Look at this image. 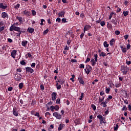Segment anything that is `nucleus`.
<instances>
[{
  "label": "nucleus",
  "instance_id": "39",
  "mask_svg": "<svg viewBox=\"0 0 131 131\" xmlns=\"http://www.w3.org/2000/svg\"><path fill=\"white\" fill-rule=\"evenodd\" d=\"M83 95H84L83 93H81V96H80V98H79V100H80V101H81V100H82V98H83V97H84Z\"/></svg>",
  "mask_w": 131,
  "mask_h": 131
},
{
  "label": "nucleus",
  "instance_id": "57",
  "mask_svg": "<svg viewBox=\"0 0 131 131\" xmlns=\"http://www.w3.org/2000/svg\"><path fill=\"white\" fill-rule=\"evenodd\" d=\"M32 15H36V12L35 10H32Z\"/></svg>",
  "mask_w": 131,
  "mask_h": 131
},
{
  "label": "nucleus",
  "instance_id": "13",
  "mask_svg": "<svg viewBox=\"0 0 131 131\" xmlns=\"http://www.w3.org/2000/svg\"><path fill=\"white\" fill-rule=\"evenodd\" d=\"M2 18H9V15L6 12H3L2 14Z\"/></svg>",
  "mask_w": 131,
  "mask_h": 131
},
{
  "label": "nucleus",
  "instance_id": "20",
  "mask_svg": "<svg viewBox=\"0 0 131 131\" xmlns=\"http://www.w3.org/2000/svg\"><path fill=\"white\" fill-rule=\"evenodd\" d=\"M104 99H105V96H102V97L101 98V97L99 98V101H98V103H102L103 102V101H104Z\"/></svg>",
  "mask_w": 131,
  "mask_h": 131
},
{
  "label": "nucleus",
  "instance_id": "17",
  "mask_svg": "<svg viewBox=\"0 0 131 131\" xmlns=\"http://www.w3.org/2000/svg\"><path fill=\"white\" fill-rule=\"evenodd\" d=\"M7 8H8V6L7 5L4 6V4H3V3L0 4V8L1 9H7Z\"/></svg>",
  "mask_w": 131,
  "mask_h": 131
},
{
  "label": "nucleus",
  "instance_id": "18",
  "mask_svg": "<svg viewBox=\"0 0 131 131\" xmlns=\"http://www.w3.org/2000/svg\"><path fill=\"white\" fill-rule=\"evenodd\" d=\"M111 22L113 24H114V25H117V19L116 18L112 19Z\"/></svg>",
  "mask_w": 131,
  "mask_h": 131
},
{
  "label": "nucleus",
  "instance_id": "32",
  "mask_svg": "<svg viewBox=\"0 0 131 131\" xmlns=\"http://www.w3.org/2000/svg\"><path fill=\"white\" fill-rule=\"evenodd\" d=\"M19 90H22L23 89V83H20L18 85Z\"/></svg>",
  "mask_w": 131,
  "mask_h": 131
},
{
  "label": "nucleus",
  "instance_id": "51",
  "mask_svg": "<svg viewBox=\"0 0 131 131\" xmlns=\"http://www.w3.org/2000/svg\"><path fill=\"white\" fill-rule=\"evenodd\" d=\"M61 21L62 23H66V22H67V21L66 20V18H62Z\"/></svg>",
  "mask_w": 131,
  "mask_h": 131
},
{
  "label": "nucleus",
  "instance_id": "47",
  "mask_svg": "<svg viewBox=\"0 0 131 131\" xmlns=\"http://www.w3.org/2000/svg\"><path fill=\"white\" fill-rule=\"evenodd\" d=\"M8 91H9V92H12V91H13V87H9L8 88Z\"/></svg>",
  "mask_w": 131,
  "mask_h": 131
},
{
  "label": "nucleus",
  "instance_id": "56",
  "mask_svg": "<svg viewBox=\"0 0 131 131\" xmlns=\"http://www.w3.org/2000/svg\"><path fill=\"white\" fill-rule=\"evenodd\" d=\"M51 109V111L54 112V109H55V106H54V105H52L50 107Z\"/></svg>",
  "mask_w": 131,
  "mask_h": 131
},
{
  "label": "nucleus",
  "instance_id": "35",
  "mask_svg": "<svg viewBox=\"0 0 131 131\" xmlns=\"http://www.w3.org/2000/svg\"><path fill=\"white\" fill-rule=\"evenodd\" d=\"M91 108H92L94 110V111H96V109H97V107L95 104H92L91 105Z\"/></svg>",
  "mask_w": 131,
  "mask_h": 131
},
{
  "label": "nucleus",
  "instance_id": "41",
  "mask_svg": "<svg viewBox=\"0 0 131 131\" xmlns=\"http://www.w3.org/2000/svg\"><path fill=\"white\" fill-rule=\"evenodd\" d=\"M105 93L106 94H109V93H110V88H106Z\"/></svg>",
  "mask_w": 131,
  "mask_h": 131
},
{
  "label": "nucleus",
  "instance_id": "64",
  "mask_svg": "<svg viewBox=\"0 0 131 131\" xmlns=\"http://www.w3.org/2000/svg\"><path fill=\"white\" fill-rule=\"evenodd\" d=\"M125 39L126 40V39H127V38H128V35H125L124 36Z\"/></svg>",
  "mask_w": 131,
  "mask_h": 131
},
{
  "label": "nucleus",
  "instance_id": "21",
  "mask_svg": "<svg viewBox=\"0 0 131 131\" xmlns=\"http://www.w3.org/2000/svg\"><path fill=\"white\" fill-rule=\"evenodd\" d=\"M57 80L58 82H60V84H64V81H62L61 78H58Z\"/></svg>",
  "mask_w": 131,
  "mask_h": 131
},
{
  "label": "nucleus",
  "instance_id": "45",
  "mask_svg": "<svg viewBox=\"0 0 131 131\" xmlns=\"http://www.w3.org/2000/svg\"><path fill=\"white\" fill-rule=\"evenodd\" d=\"M5 30V27H0V32H2V31Z\"/></svg>",
  "mask_w": 131,
  "mask_h": 131
},
{
  "label": "nucleus",
  "instance_id": "43",
  "mask_svg": "<svg viewBox=\"0 0 131 131\" xmlns=\"http://www.w3.org/2000/svg\"><path fill=\"white\" fill-rule=\"evenodd\" d=\"M105 21H104L100 22L101 26H102V27L105 26Z\"/></svg>",
  "mask_w": 131,
  "mask_h": 131
},
{
  "label": "nucleus",
  "instance_id": "38",
  "mask_svg": "<svg viewBox=\"0 0 131 131\" xmlns=\"http://www.w3.org/2000/svg\"><path fill=\"white\" fill-rule=\"evenodd\" d=\"M60 101H61V99H60V98L57 99V100H56V104H57L58 105H59V104H60Z\"/></svg>",
  "mask_w": 131,
  "mask_h": 131
},
{
  "label": "nucleus",
  "instance_id": "25",
  "mask_svg": "<svg viewBox=\"0 0 131 131\" xmlns=\"http://www.w3.org/2000/svg\"><path fill=\"white\" fill-rule=\"evenodd\" d=\"M13 114L15 116H18V112L17 111H16V110H15V108H13Z\"/></svg>",
  "mask_w": 131,
  "mask_h": 131
},
{
  "label": "nucleus",
  "instance_id": "40",
  "mask_svg": "<svg viewBox=\"0 0 131 131\" xmlns=\"http://www.w3.org/2000/svg\"><path fill=\"white\" fill-rule=\"evenodd\" d=\"M115 33L116 35H119L120 34V31L118 30L115 31Z\"/></svg>",
  "mask_w": 131,
  "mask_h": 131
},
{
  "label": "nucleus",
  "instance_id": "63",
  "mask_svg": "<svg viewBox=\"0 0 131 131\" xmlns=\"http://www.w3.org/2000/svg\"><path fill=\"white\" fill-rule=\"evenodd\" d=\"M129 49H130V45L128 44L127 45V50H129Z\"/></svg>",
  "mask_w": 131,
  "mask_h": 131
},
{
  "label": "nucleus",
  "instance_id": "36",
  "mask_svg": "<svg viewBox=\"0 0 131 131\" xmlns=\"http://www.w3.org/2000/svg\"><path fill=\"white\" fill-rule=\"evenodd\" d=\"M118 127H119L118 124H117L116 125V126H115V127H114V130H115V131H117V130L118 129Z\"/></svg>",
  "mask_w": 131,
  "mask_h": 131
},
{
  "label": "nucleus",
  "instance_id": "6",
  "mask_svg": "<svg viewBox=\"0 0 131 131\" xmlns=\"http://www.w3.org/2000/svg\"><path fill=\"white\" fill-rule=\"evenodd\" d=\"M52 101H55L57 99V93L53 92L51 94Z\"/></svg>",
  "mask_w": 131,
  "mask_h": 131
},
{
  "label": "nucleus",
  "instance_id": "7",
  "mask_svg": "<svg viewBox=\"0 0 131 131\" xmlns=\"http://www.w3.org/2000/svg\"><path fill=\"white\" fill-rule=\"evenodd\" d=\"M26 71L27 72H30V73H33V72H34V70H33V69L30 67L26 68Z\"/></svg>",
  "mask_w": 131,
  "mask_h": 131
},
{
  "label": "nucleus",
  "instance_id": "26",
  "mask_svg": "<svg viewBox=\"0 0 131 131\" xmlns=\"http://www.w3.org/2000/svg\"><path fill=\"white\" fill-rule=\"evenodd\" d=\"M103 46L104 48H108V47H109V44H108V42H107L106 41H105L103 42Z\"/></svg>",
  "mask_w": 131,
  "mask_h": 131
},
{
  "label": "nucleus",
  "instance_id": "55",
  "mask_svg": "<svg viewBox=\"0 0 131 131\" xmlns=\"http://www.w3.org/2000/svg\"><path fill=\"white\" fill-rule=\"evenodd\" d=\"M71 62H72V63H76L77 62V60L76 59H72L71 60Z\"/></svg>",
  "mask_w": 131,
  "mask_h": 131
},
{
  "label": "nucleus",
  "instance_id": "50",
  "mask_svg": "<svg viewBox=\"0 0 131 131\" xmlns=\"http://www.w3.org/2000/svg\"><path fill=\"white\" fill-rule=\"evenodd\" d=\"M124 110H127V108L126 107V106H124L123 108H122V111H124Z\"/></svg>",
  "mask_w": 131,
  "mask_h": 131
},
{
  "label": "nucleus",
  "instance_id": "8",
  "mask_svg": "<svg viewBox=\"0 0 131 131\" xmlns=\"http://www.w3.org/2000/svg\"><path fill=\"white\" fill-rule=\"evenodd\" d=\"M91 28H92V27L91 26H89V25L85 26L83 29L84 33L85 32V31H88V30H90Z\"/></svg>",
  "mask_w": 131,
  "mask_h": 131
},
{
  "label": "nucleus",
  "instance_id": "33",
  "mask_svg": "<svg viewBox=\"0 0 131 131\" xmlns=\"http://www.w3.org/2000/svg\"><path fill=\"white\" fill-rule=\"evenodd\" d=\"M21 65H23V66H25L26 65V62H25V60H23L20 61Z\"/></svg>",
  "mask_w": 131,
  "mask_h": 131
},
{
  "label": "nucleus",
  "instance_id": "9",
  "mask_svg": "<svg viewBox=\"0 0 131 131\" xmlns=\"http://www.w3.org/2000/svg\"><path fill=\"white\" fill-rule=\"evenodd\" d=\"M122 70H123V71H128V68H127V66H122L121 67V71H122Z\"/></svg>",
  "mask_w": 131,
  "mask_h": 131
},
{
  "label": "nucleus",
  "instance_id": "3",
  "mask_svg": "<svg viewBox=\"0 0 131 131\" xmlns=\"http://www.w3.org/2000/svg\"><path fill=\"white\" fill-rule=\"evenodd\" d=\"M14 79L16 81H20L22 79V75L21 74H16L15 75Z\"/></svg>",
  "mask_w": 131,
  "mask_h": 131
},
{
  "label": "nucleus",
  "instance_id": "52",
  "mask_svg": "<svg viewBox=\"0 0 131 131\" xmlns=\"http://www.w3.org/2000/svg\"><path fill=\"white\" fill-rule=\"evenodd\" d=\"M7 40L8 41H9V42H10V43H11V42H13V40H12V39L11 38H8Z\"/></svg>",
  "mask_w": 131,
  "mask_h": 131
},
{
  "label": "nucleus",
  "instance_id": "48",
  "mask_svg": "<svg viewBox=\"0 0 131 131\" xmlns=\"http://www.w3.org/2000/svg\"><path fill=\"white\" fill-rule=\"evenodd\" d=\"M106 109L107 110H106V111L105 112V114H109V107H107Z\"/></svg>",
  "mask_w": 131,
  "mask_h": 131
},
{
  "label": "nucleus",
  "instance_id": "23",
  "mask_svg": "<svg viewBox=\"0 0 131 131\" xmlns=\"http://www.w3.org/2000/svg\"><path fill=\"white\" fill-rule=\"evenodd\" d=\"M16 19H17V20H18V21H19V22H20V23H23V20H22V17L17 16L16 17Z\"/></svg>",
  "mask_w": 131,
  "mask_h": 131
},
{
  "label": "nucleus",
  "instance_id": "59",
  "mask_svg": "<svg viewBox=\"0 0 131 131\" xmlns=\"http://www.w3.org/2000/svg\"><path fill=\"white\" fill-rule=\"evenodd\" d=\"M79 68H84V64L83 63L81 64Z\"/></svg>",
  "mask_w": 131,
  "mask_h": 131
},
{
  "label": "nucleus",
  "instance_id": "14",
  "mask_svg": "<svg viewBox=\"0 0 131 131\" xmlns=\"http://www.w3.org/2000/svg\"><path fill=\"white\" fill-rule=\"evenodd\" d=\"M64 15H65V12L60 11L59 13H58V17H64Z\"/></svg>",
  "mask_w": 131,
  "mask_h": 131
},
{
  "label": "nucleus",
  "instance_id": "54",
  "mask_svg": "<svg viewBox=\"0 0 131 131\" xmlns=\"http://www.w3.org/2000/svg\"><path fill=\"white\" fill-rule=\"evenodd\" d=\"M56 21L58 22V23H60V22H61V18H60L59 17H57L56 19Z\"/></svg>",
  "mask_w": 131,
  "mask_h": 131
},
{
  "label": "nucleus",
  "instance_id": "46",
  "mask_svg": "<svg viewBox=\"0 0 131 131\" xmlns=\"http://www.w3.org/2000/svg\"><path fill=\"white\" fill-rule=\"evenodd\" d=\"M126 64H127V65H130V64H131V62H130V61H128V60H127V59L126 60Z\"/></svg>",
  "mask_w": 131,
  "mask_h": 131
},
{
  "label": "nucleus",
  "instance_id": "19",
  "mask_svg": "<svg viewBox=\"0 0 131 131\" xmlns=\"http://www.w3.org/2000/svg\"><path fill=\"white\" fill-rule=\"evenodd\" d=\"M75 123L76 125H77V124H80V119H76L75 120Z\"/></svg>",
  "mask_w": 131,
  "mask_h": 131
},
{
  "label": "nucleus",
  "instance_id": "22",
  "mask_svg": "<svg viewBox=\"0 0 131 131\" xmlns=\"http://www.w3.org/2000/svg\"><path fill=\"white\" fill-rule=\"evenodd\" d=\"M120 48L123 53H126V48H123V46H120Z\"/></svg>",
  "mask_w": 131,
  "mask_h": 131
},
{
  "label": "nucleus",
  "instance_id": "30",
  "mask_svg": "<svg viewBox=\"0 0 131 131\" xmlns=\"http://www.w3.org/2000/svg\"><path fill=\"white\" fill-rule=\"evenodd\" d=\"M100 57H105V56H107L106 55V53H104V52H102L101 54H99Z\"/></svg>",
  "mask_w": 131,
  "mask_h": 131
},
{
  "label": "nucleus",
  "instance_id": "62",
  "mask_svg": "<svg viewBox=\"0 0 131 131\" xmlns=\"http://www.w3.org/2000/svg\"><path fill=\"white\" fill-rule=\"evenodd\" d=\"M105 93H104V92L103 91H101V92H100V96H104V94Z\"/></svg>",
  "mask_w": 131,
  "mask_h": 131
},
{
  "label": "nucleus",
  "instance_id": "31",
  "mask_svg": "<svg viewBox=\"0 0 131 131\" xmlns=\"http://www.w3.org/2000/svg\"><path fill=\"white\" fill-rule=\"evenodd\" d=\"M14 8L16 10H18L20 8V4H17L16 5L14 6Z\"/></svg>",
  "mask_w": 131,
  "mask_h": 131
},
{
  "label": "nucleus",
  "instance_id": "15",
  "mask_svg": "<svg viewBox=\"0 0 131 131\" xmlns=\"http://www.w3.org/2000/svg\"><path fill=\"white\" fill-rule=\"evenodd\" d=\"M28 31L29 33H33L34 32V29L32 28H28Z\"/></svg>",
  "mask_w": 131,
  "mask_h": 131
},
{
  "label": "nucleus",
  "instance_id": "1",
  "mask_svg": "<svg viewBox=\"0 0 131 131\" xmlns=\"http://www.w3.org/2000/svg\"><path fill=\"white\" fill-rule=\"evenodd\" d=\"M10 31H17L18 33H16V36H18L20 37L21 36V33L23 32L24 33V31L21 30V28L19 27L11 26L9 29Z\"/></svg>",
  "mask_w": 131,
  "mask_h": 131
},
{
  "label": "nucleus",
  "instance_id": "49",
  "mask_svg": "<svg viewBox=\"0 0 131 131\" xmlns=\"http://www.w3.org/2000/svg\"><path fill=\"white\" fill-rule=\"evenodd\" d=\"M40 89H41V90L42 91H43V90H45V86H43V84H41V85H40Z\"/></svg>",
  "mask_w": 131,
  "mask_h": 131
},
{
  "label": "nucleus",
  "instance_id": "11",
  "mask_svg": "<svg viewBox=\"0 0 131 131\" xmlns=\"http://www.w3.org/2000/svg\"><path fill=\"white\" fill-rule=\"evenodd\" d=\"M28 43V41L27 40H23L21 41V45L23 47H25V48H26Z\"/></svg>",
  "mask_w": 131,
  "mask_h": 131
},
{
  "label": "nucleus",
  "instance_id": "29",
  "mask_svg": "<svg viewBox=\"0 0 131 131\" xmlns=\"http://www.w3.org/2000/svg\"><path fill=\"white\" fill-rule=\"evenodd\" d=\"M115 42V39H112V40L110 42V46H113V43Z\"/></svg>",
  "mask_w": 131,
  "mask_h": 131
},
{
  "label": "nucleus",
  "instance_id": "58",
  "mask_svg": "<svg viewBox=\"0 0 131 131\" xmlns=\"http://www.w3.org/2000/svg\"><path fill=\"white\" fill-rule=\"evenodd\" d=\"M43 22H45V19H41L40 25H43Z\"/></svg>",
  "mask_w": 131,
  "mask_h": 131
},
{
  "label": "nucleus",
  "instance_id": "34",
  "mask_svg": "<svg viewBox=\"0 0 131 131\" xmlns=\"http://www.w3.org/2000/svg\"><path fill=\"white\" fill-rule=\"evenodd\" d=\"M107 104L106 102H105V101H103L101 103L100 105H103V107H107Z\"/></svg>",
  "mask_w": 131,
  "mask_h": 131
},
{
  "label": "nucleus",
  "instance_id": "2",
  "mask_svg": "<svg viewBox=\"0 0 131 131\" xmlns=\"http://www.w3.org/2000/svg\"><path fill=\"white\" fill-rule=\"evenodd\" d=\"M92 69H93V68L91 66L87 64L86 66V69H84L85 73L88 75L90 74V73L92 71Z\"/></svg>",
  "mask_w": 131,
  "mask_h": 131
},
{
  "label": "nucleus",
  "instance_id": "61",
  "mask_svg": "<svg viewBox=\"0 0 131 131\" xmlns=\"http://www.w3.org/2000/svg\"><path fill=\"white\" fill-rule=\"evenodd\" d=\"M61 85H59L56 87L57 90H61Z\"/></svg>",
  "mask_w": 131,
  "mask_h": 131
},
{
  "label": "nucleus",
  "instance_id": "4",
  "mask_svg": "<svg viewBox=\"0 0 131 131\" xmlns=\"http://www.w3.org/2000/svg\"><path fill=\"white\" fill-rule=\"evenodd\" d=\"M97 118L99 119L100 123H105L104 122V119H105V118L102 115H99L97 116Z\"/></svg>",
  "mask_w": 131,
  "mask_h": 131
},
{
  "label": "nucleus",
  "instance_id": "44",
  "mask_svg": "<svg viewBox=\"0 0 131 131\" xmlns=\"http://www.w3.org/2000/svg\"><path fill=\"white\" fill-rule=\"evenodd\" d=\"M49 32V29H47L46 30L44 31L43 34L45 35V34H47Z\"/></svg>",
  "mask_w": 131,
  "mask_h": 131
},
{
  "label": "nucleus",
  "instance_id": "60",
  "mask_svg": "<svg viewBox=\"0 0 131 131\" xmlns=\"http://www.w3.org/2000/svg\"><path fill=\"white\" fill-rule=\"evenodd\" d=\"M35 116H37V117H39V113H36L35 114H34Z\"/></svg>",
  "mask_w": 131,
  "mask_h": 131
},
{
  "label": "nucleus",
  "instance_id": "12",
  "mask_svg": "<svg viewBox=\"0 0 131 131\" xmlns=\"http://www.w3.org/2000/svg\"><path fill=\"white\" fill-rule=\"evenodd\" d=\"M16 53H17V51L14 50L12 51L11 52V57H12V58H15V57H16Z\"/></svg>",
  "mask_w": 131,
  "mask_h": 131
},
{
  "label": "nucleus",
  "instance_id": "42",
  "mask_svg": "<svg viewBox=\"0 0 131 131\" xmlns=\"http://www.w3.org/2000/svg\"><path fill=\"white\" fill-rule=\"evenodd\" d=\"M59 109V105H56L55 106H54V110H56V111H58Z\"/></svg>",
  "mask_w": 131,
  "mask_h": 131
},
{
  "label": "nucleus",
  "instance_id": "27",
  "mask_svg": "<svg viewBox=\"0 0 131 131\" xmlns=\"http://www.w3.org/2000/svg\"><path fill=\"white\" fill-rule=\"evenodd\" d=\"M91 62H92V66H95V65H96V62L95 61V59L92 58L91 60Z\"/></svg>",
  "mask_w": 131,
  "mask_h": 131
},
{
  "label": "nucleus",
  "instance_id": "53",
  "mask_svg": "<svg viewBox=\"0 0 131 131\" xmlns=\"http://www.w3.org/2000/svg\"><path fill=\"white\" fill-rule=\"evenodd\" d=\"M83 36H84V33H82L80 35V38H81V39H82V38H83Z\"/></svg>",
  "mask_w": 131,
  "mask_h": 131
},
{
  "label": "nucleus",
  "instance_id": "16",
  "mask_svg": "<svg viewBox=\"0 0 131 131\" xmlns=\"http://www.w3.org/2000/svg\"><path fill=\"white\" fill-rule=\"evenodd\" d=\"M64 126H65V125H64L63 124H59V127L58 128V130H59V131L62 130V128H63V127H64Z\"/></svg>",
  "mask_w": 131,
  "mask_h": 131
},
{
  "label": "nucleus",
  "instance_id": "5",
  "mask_svg": "<svg viewBox=\"0 0 131 131\" xmlns=\"http://www.w3.org/2000/svg\"><path fill=\"white\" fill-rule=\"evenodd\" d=\"M53 116H55V117H56V118H57V119H61V118H62V116L60 114H59V113H58V112H55L53 114Z\"/></svg>",
  "mask_w": 131,
  "mask_h": 131
},
{
  "label": "nucleus",
  "instance_id": "37",
  "mask_svg": "<svg viewBox=\"0 0 131 131\" xmlns=\"http://www.w3.org/2000/svg\"><path fill=\"white\" fill-rule=\"evenodd\" d=\"M123 14L125 17L128 15V11H123Z\"/></svg>",
  "mask_w": 131,
  "mask_h": 131
},
{
  "label": "nucleus",
  "instance_id": "24",
  "mask_svg": "<svg viewBox=\"0 0 131 131\" xmlns=\"http://www.w3.org/2000/svg\"><path fill=\"white\" fill-rule=\"evenodd\" d=\"M24 14L26 15V16L27 17H28V16H29V15L30 14V13L27 10H25L24 11Z\"/></svg>",
  "mask_w": 131,
  "mask_h": 131
},
{
  "label": "nucleus",
  "instance_id": "28",
  "mask_svg": "<svg viewBox=\"0 0 131 131\" xmlns=\"http://www.w3.org/2000/svg\"><path fill=\"white\" fill-rule=\"evenodd\" d=\"M91 58V55L88 56V57L86 58L85 63H88V62H90V61H91V58Z\"/></svg>",
  "mask_w": 131,
  "mask_h": 131
},
{
  "label": "nucleus",
  "instance_id": "10",
  "mask_svg": "<svg viewBox=\"0 0 131 131\" xmlns=\"http://www.w3.org/2000/svg\"><path fill=\"white\" fill-rule=\"evenodd\" d=\"M79 83L81 84H84V81H83V79H82V77L79 76L78 78Z\"/></svg>",
  "mask_w": 131,
  "mask_h": 131
}]
</instances>
